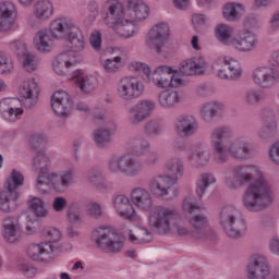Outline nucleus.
Listing matches in <instances>:
<instances>
[{
    "instance_id": "obj_1",
    "label": "nucleus",
    "mask_w": 279,
    "mask_h": 279,
    "mask_svg": "<svg viewBox=\"0 0 279 279\" xmlns=\"http://www.w3.org/2000/svg\"><path fill=\"white\" fill-rule=\"evenodd\" d=\"M229 191H239L246 186L242 195V206L248 213H263L274 204V185L256 165L234 166L222 180Z\"/></svg>"
},
{
    "instance_id": "obj_2",
    "label": "nucleus",
    "mask_w": 279,
    "mask_h": 279,
    "mask_svg": "<svg viewBox=\"0 0 279 279\" xmlns=\"http://www.w3.org/2000/svg\"><path fill=\"white\" fill-rule=\"evenodd\" d=\"M102 10L106 26L114 29L121 38H133L134 23L149 17V5L143 0H126V9L119 0H107Z\"/></svg>"
},
{
    "instance_id": "obj_3",
    "label": "nucleus",
    "mask_w": 279,
    "mask_h": 279,
    "mask_svg": "<svg viewBox=\"0 0 279 279\" xmlns=\"http://www.w3.org/2000/svg\"><path fill=\"white\" fill-rule=\"evenodd\" d=\"M210 146L215 153V163L226 165L230 157L233 160H250L254 158V147L247 136H234L232 126L215 128L209 136ZM230 156V157H229Z\"/></svg>"
},
{
    "instance_id": "obj_4",
    "label": "nucleus",
    "mask_w": 279,
    "mask_h": 279,
    "mask_svg": "<svg viewBox=\"0 0 279 279\" xmlns=\"http://www.w3.org/2000/svg\"><path fill=\"white\" fill-rule=\"evenodd\" d=\"M33 168L39 173L36 181V190L41 195H47L49 189L59 193L64 191V189H69L75 178L74 167L60 172L49 173L51 170V158L45 153H37L33 159Z\"/></svg>"
},
{
    "instance_id": "obj_5",
    "label": "nucleus",
    "mask_w": 279,
    "mask_h": 279,
    "mask_svg": "<svg viewBox=\"0 0 279 279\" xmlns=\"http://www.w3.org/2000/svg\"><path fill=\"white\" fill-rule=\"evenodd\" d=\"M148 226L159 236L175 234L182 239H193V232L182 222L180 211L173 207L155 206L148 213Z\"/></svg>"
},
{
    "instance_id": "obj_6",
    "label": "nucleus",
    "mask_w": 279,
    "mask_h": 279,
    "mask_svg": "<svg viewBox=\"0 0 279 279\" xmlns=\"http://www.w3.org/2000/svg\"><path fill=\"white\" fill-rule=\"evenodd\" d=\"M130 71H137L145 73L148 84H153L159 90H167L169 88H178L182 86V78L178 76V70L169 65H158L151 72L149 65L143 62L133 61L129 64Z\"/></svg>"
},
{
    "instance_id": "obj_7",
    "label": "nucleus",
    "mask_w": 279,
    "mask_h": 279,
    "mask_svg": "<svg viewBox=\"0 0 279 279\" xmlns=\"http://www.w3.org/2000/svg\"><path fill=\"white\" fill-rule=\"evenodd\" d=\"M65 40L69 43L70 51L60 53L52 63L57 75H66V70L77 64V58L73 53H83L86 49V38L80 27L66 37Z\"/></svg>"
},
{
    "instance_id": "obj_8",
    "label": "nucleus",
    "mask_w": 279,
    "mask_h": 279,
    "mask_svg": "<svg viewBox=\"0 0 279 279\" xmlns=\"http://www.w3.org/2000/svg\"><path fill=\"white\" fill-rule=\"evenodd\" d=\"M219 225L226 235L231 239H241L247 232V221H245L239 208L233 205L220 208Z\"/></svg>"
},
{
    "instance_id": "obj_9",
    "label": "nucleus",
    "mask_w": 279,
    "mask_h": 279,
    "mask_svg": "<svg viewBox=\"0 0 279 279\" xmlns=\"http://www.w3.org/2000/svg\"><path fill=\"white\" fill-rule=\"evenodd\" d=\"M43 236L45 239L44 242L32 243L26 248L28 258L37 263H45L47 256H51L53 252H57L58 242L62 239V233L60 230L50 227L44 231Z\"/></svg>"
},
{
    "instance_id": "obj_10",
    "label": "nucleus",
    "mask_w": 279,
    "mask_h": 279,
    "mask_svg": "<svg viewBox=\"0 0 279 279\" xmlns=\"http://www.w3.org/2000/svg\"><path fill=\"white\" fill-rule=\"evenodd\" d=\"M92 241L106 254H119L123 250V238L110 225H100L93 229Z\"/></svg>"
},
{
    "instance_id": "obj_11",
    "label": "nucleus",
    "mask_w": 279,
    "mask_h": 279,
    "mask_svg": "<svg viewBox=\"0 0 279 279\" xmlns=\"http://www.w3.org/2000/svg\"><path fill=\"white\" fill-rule=\"evenodd\" d=\"M107 171L113 175L138 178L143 173V162L130 154L112 155L107 161Z\"/></svg>"
},
{
    "instance_id": "obj_12",
    "label": "nucleus",
    "mask_w": 279,
    "mask_h": 279,
    "mask_svg": "<svg viewBox=\"0 0 279 279\" xmlns=\"http://www.w3.org/2000/svg\"><path fill=\"white\" fill-rule=\"evenodd\" d=\"M171 38V27L167 22H158L147 32L144 45L155 53H165Z\"/></svg>"
},
{
    "instance_id": "obj_13",
    "label": "nucleus",
    "mask_w": 279,
    "mask_h": 279,
    "mask_svg": "<svg viewBox=\"0 0 279 279\" xmlns=\"http://www.w3.org/2000/svg\"><path fill=\"white\" fill-rule=\"evenodd\" d=\"M117 93L122 101H134V99L143 97L145 84L137 76H122L118 82Z\"/></svg>"
},
{
    "instance_id": "obj_14",
    "label": "nucleus",
    "mask_w": 279,
    "mask_h": 279,
    "mask_svg": "<svg viewBox=\"0 0 279 279\" xmlns=\"http://www.w3.org/2000/svg\"><path fill=\"white\" fill-rule=\"evenodd\" d=\"M175 179L171 175H157L148 183V189L161 199H173L178 197V189H175Z\"/></svg>"
},
{
    "instance_id": "obj_15",
    "label": "nucleus",
    "mask_w": 279,
    "mask_h": 279,
    "mask_svg": "<svg viewBox=\"0 0 279 279\" xmlns=\"http://www.w3.org/2000/svg\"><path fill=\"white\" fill-rule=\"evenodd\" d=\"M111 206L116 211V215L121 219H126L128 221L136 222L141 221L138 213L134 205H132V199L125 194H116L111 198Z\"/></svg>"
},
{
    "instance_id": "obj_16",
    "label": "nucleus",
    "mask_w": 279,
    "mask_h": 279,
    "mask_svg": "<svg viewBox=\"0 0 279 279\" xmlns=\"http://www.w3.org/2000/svg\"><path fill=\"white\" fill-rule=\"evenodd\" d=\"M156 110V102L151 99L138 100L135 105L129 108L128 122L130 125H141L143 121L149 119Z\"/></svg>"
},
{
    "instance_id": "obj_17",
    "label": "nucleus",
    "mask_w": 279,
    "mask_h": 279,
    "mask_svg": "<svg viewBox=\"0 0 279 279\" xmlns=\"http://www.w3.org/2000/svg\"><path fill=\"white\" fill-rule=\"evenodd\" d=\"M271 275L269 259L265 255H253L246 265L247 279H267Z\"/></svg>"
},
{
    "instance_id": "obj_18",
    "label": "nucleus",
    "mask_w": 279,
    "mask_h": 279,
    "mask_svg": "<svg viewBox=\"0 0 279 279\" xmlns=\"http://www.w3.org/2000/svg\"><path fill=\"white\" fill-rule=\"evenodd\" d=\"M231 47L238 53H252L258 48V36L247 28L239 31Z\"/></svg>"
},
{
    "instance_id": "obj_19",
    "label": "nucleus",
    "mask_w": 279,
    "mask_h": 279,
    "mask_svg": "<svg viewBox=\"0 0 279 279\" xmlns=\"http://www.w3.org/2000/svg\"><path fill=\"white\" fill-rule=\"evenodd\" d=\"M51 109L59 119H69L73 112V100L64 90L56 92L51 97Z\"/></svg>"
},
{
    "instance_id": "obj_20",
    "label": "nucleus",
    "mask_w": 279,
    "mask_h": 279,
    "mask_svg": "<svg viewBox=\"0 0 279 279\" xmlns=\"http://www.w3.org/2000/svg\"><path fill=\"white\" fill-rule=\"evenodd\" d=\"M255 86L260 88H269L279 82V69L274 66H258L252 73Z\"/></svg>"
},
{
    "instance_id": "obj_21",
    "label": "nucleus",
    "mask_w": 279,
    "mask_h": 279,
    "mask_svg": "<svg viewBox=\"0 0 279 279\" xmlns=\"http://www.w3.org/2000/svg\"><path fill=\"white\" fill-rule=\"evenodd\" d=\"M130 199L132 206H135L138 210L143 213H151L156 207H154V196L149 190L136 186L130 192Z\"/></svg>"
},
{
    "instance_id": "obj_22",
    "label": "nucleus",
    "mask_w": 279,
    "mask_h": 279,
    "mask_svg": "<svg viewBox=\"0 0 279 279\" xmlns=\"http://www.w3.org/2000/svg\"><path fill=\"white\" fill-rule=\"evenodd\" d=\"M25 184V177L16 169H12L7 181L4 182L2 193L12 205L19 199V189Z\"/></svg>"
},
{
    "instance_id": "obj_23",
    "label": "nucleus",
    "mask_w": 279,
    "mask_h": 279,
    "mask_svg": "<svg viewBox=\"0 0 279 279\" xmlns=\"http://www.w3.org/2000/svg\"><path fill=\"white\" fill-rule=\"evenodd\" d=\"M210 150L203 142L196 143L187 154L186 160L194 169H204L210 162Z\"/></svg>"
},
{
    "instance_id": "obj_24",
    "label": "nucleus",
    "mask_w": 279,
    "mask_h": 279,
    "mask_svg": "<svg viewBox=\"0 0 279 279\" xmlns=\"http://www.w3.org/2000/svg\"><path fill=\"white\" fill-rule=\"evenodd\" d=\"M262 117L265 124L258 130L257 137L259 141H269L278 132V114L276 110L267 108L263 110Z\"/></svg>"
},
{
    "instance_id": "obj_25",
    "label": "nucleus",
    "mask_w": 279,
    "mask_h": 279,
    "mask_svg": "<svg viewBox=\"0 0 279 279\" xmlns=\"http://www.w3.org/2000/svg\"><path fill=\"white\" fill-rule=\"evenodd\" d=\"M19 95L24 99V105L27 108H34L38 104V95H40V87L36 78L24 80L20 85Z\"/></svg>"
},
{
    "instance_id": "obj_26",
    "label": "nucleus",
    "mask_w": 279,
    "mask_h": 279,
    "mask_svg": "<svg viewBox=\"0 0 279 279\" xmlns=\"http://www.w3.org/2000/svg\"><path fill=\"white\" fill-rule=\"evenodd\" d=\"M0 113L5 121H19L23 117V102L19 98H4L0 101Z\"/></svg>"
},
{
    "instance_id": "obj_27",
    "label": "nucleus",
    "mask_w": 279,
    "mask_h": 279,
    "mask_svg": "<svg viewBox=\"0 0 279 279\" xmlns=\"http://www.w3.org/2000/svg\"><path fill=\"white\" fill-rule=\"evenodd\" d=\"M197 130H199V124L194 116L183 114L177 118L174 122V132L178 136L189 138L191 136H195V134H197Z\"/></svg>"
},
{
    "instance_id": "obj_28",
    "label": "nucleus",
    "mask_w": 279,
    "mask_h": 279,
    "mask_svg": "<svg viewBox=\"0 0 279 279\" xmlns=\"http://www.w3.org/2000/svg\"><path fill=\"white\" fill-rule=\"evenodd\" d=\"M210 69V63L204 56H196L184 60L181 63L180 71L184 75H204Z\"/></svg>"
},
{
    "instance_id": "obj_29",
    "label": "nucleus",
    "mask_w": 279,
    "mask_h": 279,
    "mask_svg": "<svg viewBox=\"0 0 279 279\" xmlns=\"http://www.w3.org/2000/svg\"><path fill=\"white\" fill-rule=\"evenodd\" d=\"M78 27L73 21L66 17H58L50 24L51 34L58 40H66Z\"/></svg>"
},
{
    "instance_id": "obj_30",
    "label": "nucleus",
    "mask_w": 279,
    "mask_h": 279,
    "mask_svg": "<svg viewBox=\"0 0 279 279\" xmlns=\"http://www.w3.org/2000/svg\"><path fill=\"white\" fill-rule=\"evenodd\" d=\"M117 131V125L111 120H106L104 125L94 131V143L99 149L108 147L112 143V134Z\"/></svg>"
},
{
    "instance_id": "obj_31",
    "label": "nucleus",
    "mask_w": 279,
    "mask_h": 279,
    "mask_svg": "<svg viewBox=\"0 0 279 279\" xmlns=\"http://www.w3.org/2000/svg\"><path fill=\"white\" fill-rule=\"evenodd\" d=\"M16 14V3L12 1H3L0 3V32H10V29L14 27Z\"/></svg>"
},
{
    "instance_id": "obj_32",
    "label": "nucleus",
    "mask_w": 279,
    "mask_h": 279,
    "mask_svg": "<svg viewBox=\"0 0 279 279\" xmlns=\"http://www.w3.org/2000/svg\"><path fill=\"white\" fill-rule=\"evenodd\" d=\"M182 101V93L175 89H162L157 94V104L162 110H173Z\"/></svg>"
},
{
    "instance_id": "obj_33",
    "label": "nucleus",
    "mask_w": 279,
    "mask_h": 279,
    "mask_svg": "<svg viewBox=\"0 0 279 279\" xmlns=\"http://www.w3.org/2000/svg\"><path fill=\"white\" fill-rule=\"evenodd\" d=\"M189 225L193 228L194 232H192L193 241H205L208 228V217L203 214H197L192 216L189 219Z\"/></svg>"
},
{
    "instance_id": "obj_34",
    "label": "nucleus",
    "mask_w": 279,
    "mask_h": 279,
    "mask_svg": "<svg viewBox=\"0 0 279 279\" xmlns=\"http://www.w3.org/2000/svg\"><path fill=\"white\" fill-rule=\"evenodd\" d=\"M53 38L56 37L51 33V28L38 31L34 36L35 49L39 53H50L51 49H53Z\"/></svg>"
},
{
    "instance_id": "obj_35",
    "label": "nucleus",
    "mask_w": 279,
    "mask_h": 279,
    "mask_svg": "<svg viewBox=\"0 0 279 279\" xmlns=\"http://www.w3.org/2000/svg\"><path fill=\"white\" fill-rule=\"evenodd\" d=\"M126 239L134 245H145L154 241V234L147 228L136 227L126 231Z\"/></svg>"
},
{
    "instance_id": "obj_36",
    "label": "nucleus",
    "mask_w": 279,
    "mask_h": 279,
    "mask_svg": "<svg viewBox=\"0 0 279 279\" xmlns=\"http://www.w3.org/2000/svg\"><path fill=\"white\" fill-rule=\"evenodd\" d=\"M226 110V106L217 100L204 102L199 108V114L203 121H213L215 117H219Z\"/></svg>"
},
{
    "instance_id": "obj_37",
    "label": "nucleus",
    "mask_w": 279,
    "mask_h": 279,
    "mask_svg": "<svg viewBox=\"0 0 279 279\" xmlns=\"http://www.w3.org/2000/svg\"><path fill=\"white\" fill-rule=\"evenodd\" d=\"M2 236L8 243H16L21 239V225L16 218H7L3 220Z\"/></svg>"
},
{
    "instance_id": "obj_38",
    "label": "nucleus",
    "mask_w": 279,
    "mask_h": 279,
    "mask_svg": "<svg viewBox=\"0 0 279 279\" xmlns=\"http://www.w3.org/2000/svg\"><path fill=\"white\" fill-rule=\"evenodd\" d=\"M215 37L225 47H232L235 38L234 27L223 23L218 24L215 27Z\"/></svg>"
},
{
    "instance_id": "obj_39",
    "label": "nucleus",
    "mask_w": 279,
    "mask_h": 279,
    "mask_svg": "<svg viewBox=\"0 0 279 279\" xmlns=\"http://www.w3.org/2000/svg\"><path fill=\"white\" fill-rule=\"evenodd\" d=\"M33 16L37 21H49L53 16V3L49 0H38L33 7Z\"/></svg>"
},
{
    "instance_id": "obj_40",
    "label": "nucleus",
    "mask_w": 279,
    "mask_h": 279,
    "mask_svg": "<svg viewBox=\"0 0 279 279\" xmlns=\"http://www.w3.org/2000/svg\"><path fill=\"white\" fill-rule=\"evenodd\" d=\"M74 82L76 86L80 88V90H82V93H85V95L95 93V90H97V86L99 85L97 77L94 75L81 74L74 77Z\"/></svg>"
},
{
    "instance_id": "obj_41",
    "label": "nucleus",
    "mask_w": 279,
    "mask_h": 279,
    "mask_svg": "<svg viewBox=\"0 0 279 279\" xmlns=\"http://www.w3.org/2000/svg\"><path fill=\"white\" fill-rule=\"evenodd\" d=\"M245 12V7L241 3L230 2L227 3L222 9V16L225 21H229V23H234L239 21L241 16Z\"/></svg>"
},
{
    "instance_id": "obj_42",
    "label": "nucleus",
    "mask_w": 279,
    "mask_h": 279,
    "mask_svg": "<svg viewBox=\"0 0 279 279\" xmlns=\"http://www.w3.org/2000/svg\"><path fill=\"white\" fill-rule=\"evenodd\" d=\"M217 183V178L213 173H202L195 182V193L198 199H202L208 191V186Z\"/></svg>"
},
{
    "instance_id": "obj_43",
    "label": "nucleus",
    "mask_w": 279,
    "mask_h": 279,
    "mask_svg": "<svg viewBox=\"0 0 279 279\" xmlns=\"http://www.w3.org/2000/svg\"><path fill=\"white\" fill-rule=\"evenodd\" d=\"M185 170L184 161L179 157H172L166 162V171L170 173V177L174 180V182H178V179L184 175Z\"/></svg>"
},
{
    "instance_id": "obj_44",
    "label": "nucleus",
    "mask_w": 279,
    "mask_h": 279,
    "mask_svg": "<svg viewBox=\"0 0 279 279\" xmlns=\"http://www.w3.org/2000/svg\"><path fill=\"white\" fill-rule=\"evenodd\" d=\"M27 206L31 213L37 218H45L49 215V209H47L45 201L40 197L31 196L27 201Z\"/></svg>"
},
{
    "instance_id": "obj_45",
    "label": "nucleus",
    "mask_w": 279,
    "mask_h": 279,
    "mask_svg": "<svg viewBox=\"0 0 279 279\" xmlns=\"http://www.w3.org/2000/svg\"><path fill=\"white\" fill-rule=\"evenodd\" d=\"M87 180L92 186H95L98 191H106L108 186L106 185V180L104 174L99 169H92L87 174Z\"/></svg>"
},
{
    "instance_id": "obj_46",
    "label": "nucleus",
    "mask_w": 279,
    "mask_h": 279,
    "mask_svg": "<svg viewBox=\"0 0 279 279\" xmlns=\"http://www.w3.org/2000/svg\"><path fill=\"white\" fill-rule=\"evenodd\" d=\"M265 100V96L258 89H247L244 94V104L248 108H256L260 101Z\"/></svg>"
},
{
    "instance_id": "obj_47",
    "label": "nucleus",
    "mask_w": 279,
    "mask_h": 279,
    "mask_svg": "<svg viewBox=\"0 0 279 279\" xmlns=\"http://www.w3.org/2000/svg\"><path fill=\"white\" fill-rule=\"evenodd\" d=\"M229 58L230 57H220L213 63V71L220 80H227Z\"/></svg>"
},
{
    "instance_id": "obj_48",
    "label": "nucleus",
    "mask_w": 279,
    "mask_h": 279,
    "mask_svg": "<svg viewBox=\"0 0 279 279\" xmlns=\"http://www.w3.org/2000/svg\"><path fill=\"white\" fill-rule=\"evenodd\" d=\"M68 221L73 226H77L84 222V220L82 219V210L80 207V203L77 202L71 203L68 209Z\"/></svg>"
},
{
    "instance_id": "obj_49",
    "label": "nucleus",
    "mask_w": 279,
    "mask_h": 279,
    "mask_svg": "<svg viewBox=\"0 0 279 279\" xmlns=\"http://www.w3.org/2000/svg\"><path fill=\"white\" fill-rule=\"evenodd\" d=\"M85 215L90 219H101L104 217V207L101 204L90 201L84 206Z\"/></svg>"
},
{
    "instance_id": "obj_50",
    "label": "nucleus",
    "mask_w": 279,
    "mask_h": 279,
    "mask_svg": "<svg viewBox=\"0 0 279 279\" xmlns=\"http://www.w3.org/2000/svg\"><path fill=\"white\" fill-rule=\"evenodd\" d=\"M241 75H243L241 63L234 58L229 57L227 80H240Z\"/></svg>"
},
{
    "instance_id": "obj_51",
    "label": "nucleus",
    "mask_w": 279,
    "mask_h": 279,
    "mask_svg": "<svg viewBox=\"0 0 279 279\" xmlns=\"http://www.w3.org/2000/svg\"><path fill=\"white\" fill-rule=\"evenodd\" d=\"M40 65L38 58L34 56V53L26 52L22 56V66L26 73H34V71H38V66Z\"/></svg>"
},
{
    "instance_id": "obj_52",
    "label": "nucleus",
    "mask_w": 279,
    "mask_h": 279,
    "mask_svg": "<svg viewBox=\"0 0 279 279\" xmlns=\"http://www.w3.org/2000/svg\"><path fill=\"white\" fill-rule=\"evenodd\" d=\"M129 143H130V145L135 147V149H137V154L140 156H145V151H147L148 149L151 148V144L149 143V141H147V138H145L141 135L132 137L129 141Z\"/></svg>"
},
{
    "instance_id": "obj_53",
    "label": "nucleus",
    "mask_w": 279,
    "mask_h": 279,
    "mask_svg": "<svg viewBox=\"0 0 279 279\" xmlns=\"http://www.w3.org/2000/svg\"><path fill=\"white\" fill-rule=\"evenodd\" d=\"M14 71V61L8 53L0 51V75H10Z\"/></svg>"
},
{
    "instance_id": "obj_54",
    "label": "nucleus",
    "mask_w": 279,
    "mask_h": 279,
    "mask_svg": "<svg viewBox=\"0 0 279 279\" xmlns=\"http://www.w3.org/2000/svg\"><path fill=\"white\" fill-rule=\"evenodd\" d=\"M121 57H113L102 61V66L107 73H117L121 69Z\"/></svg>"
},
{
    "instance_id": "obj_55",
    "label": "nucleus",
    "mask_w": 279,
    "mask_h": 279,
    "mask_svg": "<svg viewBox=\"0 0 279 279\" xmlns=\"http://www.w3.org/2000/svg\"><path fill=\"white\" fill-rule=\"evenodd\" d=\"M144 132L146 136H158L162 133V125L157 120H149L144 124Z\"/></svg>"
},
{
    "instance_id": "obj_56",
    "label": "nucleus",
    "mask_w": 279,
    "mask_h": 279,
    "mask_svg": "<svg viewBox=\"0 0 279 279\" xmlns=\"http://www.w3.org/2000/svg\"><path fill=\"white\" fill-rule=\"evenodd\" d=\"M9 47L16 56H25L27 53V45L23 40H13L9 44Z\"/></svg>"
},
{
    "instance_id": "obj_57",
    "label": "nucleus",
    "mask_w": 279,
    "mask_h": 279,
    "mask_svg": "<svg viewBox=\"0 0 279 279\" xmlns=\"http://www.w3.org/2000/svg\"><path fill=\"white\" fill-rule=\"evenodd\" d=\"M160 162V155L156 150H149L143 159V165L145 167H156V165Z\"/></svg>"
},
{
    "instance_id": "obj_58",
    "label": "nucleus",
    "mask_w": 279,
    "mask_h": 279,
    "mask_svg": "<svg viewBox=\"0 0 279 279\" xmlns=\"http://www.w3.org/2000/svg\"><path fill=\"white\" fill-rule=\"evenodd\" d=\"M66 206H69V201L63 196H56L52 201V210L54 213H64Z\"/></svg>"
},
{
    "instance_id": "obj_59",
    "label": "nucleus",
    "mask_w": 279,
    "mask_h": 279,
    "mask_svg": "<svg viewBox=\"0 0 279 279\" xmlns=\"http://www.w3.org/2000/svg\"><path fill=\"white\" fill-rule=\"evenodd\" d=\"M268 158L275 167H279V141L269 147Z\"/></svg>"
},
{
    "instance_id": "obj_60",
    "label": "nucleus",
    "mask_w": 279,
    "mask_h": 279,
    "mask_svg": "<svg viewBox=\"0 0 279 279\" xmlns=\"http://www.w3.org/2000/svg\"><path fill=\"white\" fill-rule=\"evenodd\" d=\"M17 270L23 274L26 278H34L36 276V268L29 266L26 262H20L17 264Z\"/></svg>"
},
{
    "instance_id": "obj_61",
    "label": "nucleus",
    "mask_w": 279,
    "mask_h": 279,
    "mask_svg": "<svg viewBox=\"0 0 279 279\" xmlns=\"http://www.w3.org/2000/svg\"><path fill=\"white\" fill-rule=\"evenodd\" d=\"M89 44L94 51H101V33L94 31L89 36Z\"/></svg>"
},
{
    "instance_id": "obj_62",
    "label": "nucleus",
    "mask_w": 279,
    "mask_h": 279,
    "mask_svg": "<svg viewBox=\"0 0 279 279\" xmlns=\"http://www.w3.org/2000/svg\"><path fill=\"white\" fill-rule=\"evenodd\" d=\"M202 207L197 203H195L193 197L187 196L184 198L183 210H185V213H195V210H199Z\"/></svg>"
},
{
    "instance_id": "obj_63",
    "label": "nucleus",
    "mask_w": 279,
    "mask_h": 279,
    "mask_svg": "<svg viewBox=\"0 0 279 279\" xmlns=\"http://www.w3.org/2000/svg\"><path fill=\"white\" fill-rule=\"evenodd\" d=\"M244 25L245 27H250V29H258L260 27V21L254 15H248L244 20Z\"/></svg>"
},
{
    "instance_id": "obj_64",
    "label": "nucleus",
    "mask_w": 279,
    "mask_h": 279,
    "mask_svg": "<svg viewBox=\"0 0 279 279\" xmlns=\"http://www.w3.org/2000/svg\"><path fill=\"white\" fill-rule=\"evenodd\" d=\"M269 252L275 256H279V238H272L268 245Z\"/></svg>"
}]
</instances>
